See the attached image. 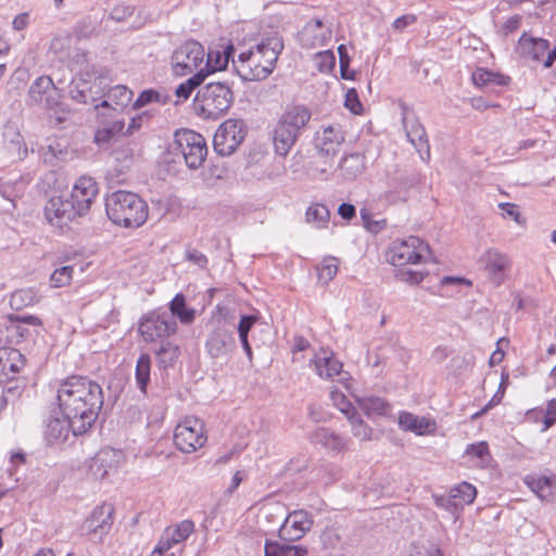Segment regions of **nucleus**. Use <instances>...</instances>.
Instances as JSON below:
<instances>
[{
  "label": "nucleus",
  "instance_id": "27",
  "mask_svg": "<svg viewBox=\"0 0 556 556\" xmlns=\"http://www.w3.org/2000/svg\"><path fill=\"white\" fill-rule=\"evenodd\" d=\"M74 437L73 422L65 416L54 417L48 419L45 429V438L49 444L65 442L70 435Z\"/></svg>",
  "mask_w": 556,
  "mask_h": 556
},
{
  "label": "nucleus",
  "instance_id": "26",
  "mask_svg": "<svg viewBox=\"0 0 556 556\" xmlns=\"http://www.w3.org/2000/svg\"><path fill=\"white\" fill-rule=\"evenodd\" d=\"M140 154V150L137 144L134 143H121L114 147L111 159L115 165L113 169L116 172L114 176L119 181V175L124 174L125 170L129 169L134 164L135 159Z\"/></svg>",
  "mask_w": 556,
  "mask_h": 556
},
{
  "label": "nucleus",
  "instance_id": "28",
  "mask_svg": "<svg viewBox=\"0 0 556 556\" xmlns=\"http://www.w3.org/2000/svg\"><path fill=\"white\" fill-rule=\"evenodd\" d=\"M549 48V41L523 33L518 40V50L522 58L540 62Z\"/></svg>",
  "mask_w": 556,
  "mask_h": 556
},
{
  "label": "nucleus",
  "instance_id": "16",
  "mask_svg": "<svg viewBox=\"0 0 556 556\" xmlns=\"http://www.w3.org/2000/svg\"><path fill=\"white\" fill-rule=\"evenodd\" d=\"M313 516L303 509L285 515V519L278 529V535L282 541H298L302 539L313 526Z\"/></svg>",
  "mask_w": 556,
  "mask_h": 556
},
{
  "label": "nucleus",
  "instance_id": "32",
  "mask_svg": "<svg viewBox=\"0 0 556 556\" xmlns=\"http://www.w3.org/2000/svg\"><path fill=\"white\" fill-rule=\"evenodd\" d=\"M337 168L344 179L354 180L365 169V156L356 152L350 153L341 159Z\"/></svg>",
  "mask_w": 556,
  "mask_h": 556
},
{
  "label": "nucleus",
  "instance_id": "21",
  "mask_svg": "<svg viewBox=\"0 0 556 556\" xmlns=\"http://www.w3.org/2000/svg\"><path fill=\"white\" fill-rule=\"evenodd\" d=\"M114 513V506L110 503H103L97 506L85 520L83 529L86 530L88 534L94 536L99 535L101 540L112 529Z\"/></svg>",
  "mask_w": 556,
  "mask_h": 556
},
{
  "label": "nucleus",
  "instance_id": "7",
  "mask_svg": "<svg viewBox=\"0 0 556 556\" xmlns=\"http://www.w3.org/2000/svg\"><path fill=\"white\" fill-rule=\"evenodd\" d=\"M177 328L173 314L166 311H151L140 318L138 331L142 339L150 343L157 340L165 341L176 333Z\"/></svg>",
  "mask_w": 556,
  "mask_h": 556
},
{
  "label": "nucleus",
  "instance_id": "58",
  "mask_svg": "<svg viewBox=\"0 0 556 556\" xmlns=\"http://www.w3.org/2000/svg\"><path fill=\"white\" fill-rule=\"evenodd\" d=\"M466 455L478 458L481 463H484L489 457V446L486 442H479L477 444H470L466 448Z\"/></svg>",
  "mask_w": 556,
  "mask_h": 556
},
{
  "label": "nucleus",
  "instance_id": "23",
  "mask_svg": "<svg viewBox=\"0 0 556 556\" xmlns=\"http://www.w3.org/2000/svg\"><path fill=\"white\" fill-rule=\"evenodd\" d=\"M25 366L24 355L15 350L0 349V383L13 380Z\"/></svg>",
  "mask_w": 556,
  "mask_h": 556
},
{
  "label": "nucleus",
  "instance_id": "43",
  "mask_svg": "<svg viewBox=\"0 0 556 556\" xmlns=\"http://www.w3.org/2000/svg\"><path fill=\"white\" fill-rule=\"evenodd\" d=\"M330 217L329 210L324 204H315L307 208L306 220L317 228L325 227Z\"/></svg>",
  "mask_w": 556,
  "mask_h": 556
},
{
  "label": "nucleus",
  "instance_id": "35",
  "mask_svg": "<svg viewBox=\"0 0 556 556\" xmlns=\"http://www.w3.org/2000/svg\"><path fill=\"white\" fill-rule=\"evenodd\" d=\"M156 362L160 368H168L174 366L178 356L179 348L177 344L170 341L161 342V346L155 350Z\"/></svg>",
  "mask_w": 556,
  "mask_h": 556
},
{
  "label": "nucleus",
  "instance_id": "9",
  "mask_svg": "<svg viewBox=\"0 0 556 556\" xmlns=\"http://www.w3.org/2000/svg\"><path fill=\"white\" fill-rule=\"evenodd\" d=\"M176 150L182 155L190 169L199 168L207 156V144L204 137L191 129H179L175 132Z\"/></svg>",
  "mask_w": 556,
  "mask_h": 556
},
{
  "label": "nucleus",
  "instance_id": "64",
  "mask_svg": "<svg viewBox=\"0 0 556 556\" xmlns=\"http://www.w3.org/2000/svg\"><path fill=\"white\" fill-rule=\"evenodd\" d=\"M176 544V542L170 540L169 531L166 528L156 545V553H159V556H162L165 552H167Z\"/></svg>",
  "mask_w": 556,
  "mask_h": 556
},
{
  "label": "nucleus",
  "instance_id": "3",
  "mask_svg": "<svg viewBox=\"0 0 556 556\" xmlns=\"http://www.w3.org/2000/svg\"><path fill=\"white\" fill-rule=\"evenodd\" d=\"M105 211L114 224L125 228H138L149 216L147 202L138 194L125 190L115 191L106 197Z\"/></svg>",
  "mask_w": 556,
  "mask_h": 556
},
{
  "label": "nucleus",
  "instance_id": "50",
  "mask_svg": "<svg viewBox=\"0 0 556 556\" xmlns=\"http://www.w3.org/2000/svg\"><path fill=\"white\" fill-rule=\"evenodd\" d=\"M530 488L543 501H549L553 497L551 480L546 477H541L532 480Z\"/></svg>",
  "mask_w": 556,
  "mask_h": 556
},
{
  "label": "nucleus",
  "instance_id": "18",
  "mask_svg": "<svg viewBox=\"0 0 556 556\" xmlns=\"http://www.w3.org/2000/svg\"><path fill=\"white\" fill-rule=\"evenodd\" d=\"M46 219L54 227L62 229L75 217L81 216L80 212L70 199L62 197H52L46 203L45 208Z\"/></svg>",
  "mask_w": 556,
  "mask_h": 556
},
{
  "label": "nucleus",
  "instance_id": "5",
  "mask_svg": "<svg viewBox=\"0 0 556 556\" xmlns=\"http://www.w3.org/2000/svg\"><path fill=\"white\" fill-rule=\"evenodd\" d=\"M311 119V111L303 105L288 109L277 122L273 131L275 152L286 156L295 144L300 131Z\"/></svg>",
  "mask_w": 556,
  "mask_h": 556
},
{
  "label": "nucleus",
  "instance_id": "34",
  "mask_svg": "<svg viewBox=\"0 0 556 556\" xmlns=\"http://www.w3.org/2000/svg\"><path fill=\"white\" fill-rule=\"evenodd\" d=\"M356 402L359 408L364 412L368 417L383 416L387 415L390 410V405L388 402L377 396H365L357 397Z\"/></svg>",
  "mask_w": 556,
  "mask_h": 556
},
{
  "label": "nucleus",
  "instance_id": "17",
  "mask_svg": "<svg viewBox=\"0 0 556 556\" xmlns=\"http://www.w3.org/2000/svg\"><path fill=\"white\" fill-rule=\"evenodd\" d=\"M479 262L494 286H501L510 269V260L507 254L496 249H488L481 254Z\"/></svg>",
  "mask_w": 556,
  "mask_h": 556
},
{
  "label": "nucleus",
  "instance_id": "53",
  "mask_svg": "<svg viewBox=\"0 0 556 556\" xmlns=\"http://www.w3.org/2000/svg\"><path fill=\"white\" fill-rule=\"evenodd\" d=\"M315 62L319 72H330L336 65V58L331 50L321 51L315 54Z\"/></svg>",
  "mask_w": 556,
  "mask_h": 556
},
{
  "label": "nucleus",
  "instance_id": "33",
  "mask_svg": "<svg viewBox=\"0 0 556 556\" xmlns=\"http://www.w3.org/2000/svg\"><path fill=\"white\" fill-rule=\"evenodd\" d=\"M286 542L266 540L265 556H304L307 553L305 547Z\"/></svg>",
  "mask_w": 556,
  "mask_h": 556
},
{
  "label": "nucleus",
  "instance_id": "1",
  "mask_svg": "<svg viewBox=\"0 0 556 556\" xmlns=\"http://www.w3.org/2000/svg\"><path fill=\"white\" fill-rule=\"evenodd\" d=\"M55 399L60 414L73 422L74 437L85 434L94 425L104 402L102 387L81 375L63 379Z\"/></svg>",
  "mask_w": 556,
  "mask_h": 556
},
{
  "label": "nucleus",
  "instance_id": "24",
  "mask_svg": "<svg viewBox=\"0 0 556 556\" xmlns=\"http://www.w3.org/2000/svg\"><path fill=\"white\" fill-rule=\"evenodd\" d=\"M122 459V451L112 447H104L96 454L90 468L96 476L103 479L110 473L111 470L118 467Z\"/></svg>",
  "mask_w": 556,
  "mask_h": 556
},
{
  "label": "nucleus",
  "instance_id": "11",
  "mask_svg": "<svg viewBox=\"0 0 556 556\" xmlns=\"http://www.w3.org/2000/svg\"><path fill=\"white\" fill-rule=\"evenodd\" d=\"M205 51L195 40H188L177 47L170 58L172 71L175 76L192 74L203 63Z\"/></svg>",
  "mask_w": 556,
  "mask_h": 556
},
{
  "label": "nucleus",
  "instance_id": "14",
  "mask_svg": "<svg viewBox=\"0 0 556 556\" xmlns=\"http://www.w3.org/2000/svg\"><path fill=\"white\" fill-rule=\"evenodd\" d=\"M344 141L345 135L340 125L323 126L315 132L314 151L321 156L337 157Z\"/></svg>",
  "mask_w": 556,
  "mask_h": 556
},
{
  "label": "nucleus",
  "instance_id": "13",
  "mask_svg": "<svg viewBox=\"0 0 556 556\" xmlns=\"http://www.w3.org/2000/svg\"><path fill=\"white\" fill-rule=\"evenodd\" d=\"M247 135L242 119H227L216 130L213 139L214 151L220 156L231 155Z\"/></svg>",
  "mask_w": 556,
  "mask_h": 556
},
{
  "label": "nucleus",
  "instance_id": "25",
  "mask_svg": "<svg viewBox=\"0 0 556 556\" xmlns=\"http://www.w3.org/2000/svg\"><path fill=\"white\" fill-rule=\"evenodd\" d=\"M308 440L311 443L320 445L333 453L344 452L348 450L349 443L348 439L325 427H319L312 431L308 435Z\"/></svg>",
  "mask_w": 556,
  "mask_h": 556
},
{
  "label": "nucleus",
  "instance_id": "37",
  "mask_svg": "<svg viewBox=\"0 0 556 556\" xmlns=\"http://www.w3.org/2000/svg\"><path fill=\"white\" fill-rule=\"evenodd\" d=\"M399 425L402 429L413 431L417 434H424L430 427V422L427 418L418 417L407 412L400 414Z\"/></svg>",
  "mask_w": 556,
  "mask_h": 556
},
{
  "label": "nucleus",
  "instance_id": "6",
  "mask_svg": "<svg viewBox=\"0 0 556 556\" xmlns=\"http://www.w3.org/2000/svg\"><path fill=\"white\" fill-rule=\"evenodd\" d=\"M109 78L97 71H84L73 78L70 85V97L83 104H99L105 96Z\"/></svg>",
  "mask_w": 556,
  "mask_h": 556
},
{
  "label": "nucleus",
  "instance_id": "55",
  "mask_svg": "<svg viewBox=\"0 0 556 556\" xmlns=\"http://www.w3.org/2000/svg\"><path fill=\"white\" fill-rule=\"evenodd\" d=\"M23 137L20 135V132L13 131L7 149L18 159H24L27 155V149L26 147L23 148Z\"/></svg>",
  "mask_w": 556,
  "mask_h": 556
},
{
  "label": "nucleus",
  "instance_id": "48",
  "mask_svg": "<svg viewBox=\"0 0 556 556\" xmlns=\"http://www.w3.org/2000/svg\"><path fill=\"white\" fill-rule=\"evenodd\" d=\"M334 160L336 157L331 155H328L327 157L318 155V153H314L312 168L320 175L328 176L330 173L337 169L334 167Z\"/></svg>",
  "mask_w": 556,
  "mask_h": 556
},
{
  "label": "nucleus",
  "instance_id": "57",
  "mask_svg": "<svg viewBox=\"0 0 556 556\" xmlns=\"http://www.w3.org/2000/svg\"><path fill=\"white\" fill-rule=\"evenodd\" d=\"M134 13H135V7L125 4V3H121V4L115 5L111 10L110 17L113 21L123 22V21H126L127 18H129L130 16H132Z\"/></svg>",
  "mask_w": 556,
  "mask_h": 556
},
{
  "label": "nucleus",
  "instance_id": "46",
  "mask_svg": "<svg viewBox=\"0 0 556 556\" xmlns=\"http://www.w3.org/2000/svg\"><path fill=\"white\" fill-rule=\"evenodd\" d=\"M167 530L169 531L170 540L178 544L187 540L194 531V523L192 520L186 519L174 527H168Z\"/></svg>",
  "mask_w": 556,
  "mask_h": 556
},
{
  "label": "nucleus",
  "instance_id": "15",
  "mask_svg": "<svg viewBox=\"0 0 556 556\" xmlns=\"http://www.w3.org/2000/svg\"><path fill=\"white\" fill-rule=\"evenodd\" d=\"M402 123L406 131L407 139L416 148L421 160L427 161L430 157V147L427 132L420 124L414 112L406 105H402Z\"/></svg>",
  "mask_w": 556,
  "mask_h": 556
},
{
  "label": "nucleus",
  "instance_id": "4",
  "mask_svg": "<svg viewBox=\"0 0 556 556\" xmlns=\"http://www.w3.org/2000/svg\"><path fill=\"white\" fill-rule=\"evenodd\" d=\"M233 103V92L226 83L212 81L199 89L193 100V110L205 119H217L228 112Z\"/></svg>",
  "mask_w": 556,
  "mask_h": 556
},
{
  "label": "nucleus",
  "instance_id": "12",
  "mask_svg": "<svg viewBox=\"0 0 556 556\" xmlns=\"http://www.w3.org/2000/svg\"><path fill=\"white\" fill-rule=\"evenodd\" d=\"M207 438L204 424L197 417H187L175 428L174 443L182 453H192L202 447Z\"/></svg>",
  "mask_w": 556,
  "mask_h": 556
},
{
  "label": "nucleus",
  "instance_id": "41",
  "mask_svg": "<svg viewBox=\"0 0 556 556\" xmlns=\"http://www.w3.org/2000/svg\"><path fill=\"white\" fill-rule=\"evenodd\" d=\"M286 510L280 504H273L263 508L260 522L264 526L281 525L285 519Z\"/></svg>",
  "mask_w": 556,
  "mask_h": 556
},
{
  "label": "nucleus",
  "instance_id": "29",
  "mask_svg": "<svg viewBox=\"0 0 556 556\" xmlns=\"http://www.w3.org/2000/svg\"><path fill=\"white\" fill-rule=\"evenodd\" d=\"M131 98L132 91L124 85H116L111 88L108 87L103 100L100 104H96V109L106 108L119 112L128 106Z\"/></svg>",
  "mask_w": 556,
  "mask_h": 556
},
{
  "label": "nucleus",
  "instance_id": "49",
  "mask_svg": "<svg viewBox=\"0 0 556 556\" xmlns=\"http://www.w3.org/2000/svg\"><path fill=\"white\" fill-rule=\"evenodd\" d=\"M167 97L163 96L154 89L143 90L134 103V109H140L149 103H166Z\"/></svg>",
  "mask_w": 556,
  "mask_h": 556
},
{
  "label": "nucleus",
  "instance_id": "54",
  "mask_svg": "<svg viewBox=\"0 0 556 556\" xmlns=\"http://www.w3.org/2000/svg\"><path fill=\"white\" fill-rule=\"evenodd\" d=\"M330 399L336 407L339 408L346 417L355 412L354 406L348 400V397L338 390H332L330 392Z\"/></svg>",
  "mask_w": 556,
  "mask_h": 556
},
{
  "label": "nucleus",
  "instance_id": "19",
  "mask_svg": "<svg viewBox=\"0 0 556 556\" xmlns=\"http://www.w3.org/2000/svg\"><path fill=\"white\" fill-rule=\"evenodd\" d=\"M205 348L212 358H223L236 350L232 331L225 325L215 326L208 333Z\"/></svg>",
  "mask_w": 556,
  "mask_h": 556
},
{
  "label": "nucleus",
  "instance_id": "44",
  "mask_svg": "<svg viewBox=\"0 0 556 556\" xmlns=\"http://www.w3.org/2000/svg\"><path fill=\"white\" fill-rule=\"evenodd\" d=\"M351 424L352 433L355 438L361 441L370 440L372 434V429L359 417V415L354 412L346 417Z\"/></svg>",
  "mask_w": 556,
  "mask_h": 556
},
{
  "label": "nucleus",
  "instance_id": "30",
  "mask_svg": "<svg viewBox=\"0 0 556 556\" xmlns=\"http://www.w3.org/2000/svg\"><path fill=\"white\" fill-rule=\"evenodd\" d=\"M331 37L330 30L323 29V22L318 18L309 21L302 31V41L307 47H323Z\"/></svg>",
  "mask_w": 556,
  "mask_h": 556
},
{
  "label": "nucleus",
  "instance_id": "20",
  "mask_svg": "<svg viewBox=\"0 0 556 556\" xmlns=\"http://www.w3.org/2000/svg\"><path fill=\"white\" fill-rule=\"evenodd\" d=\"M313 363L320 378L334 380L338 377V382L342 383L346 389L349 388L350 375L342 369L343 364L334 357L332 352L321 351L315 355Z\"/></svg>",
  "mask_w": 556,
  "mask_h": 556
},
{
  "label": "nucleus",
  "instance_id": "2",
  "mask_svg": "<svg viewBox=\"0 0 556 556\" xmlns=\"http://www.w3.org/2000/svg\"><path fill=\"white\" fill-rule=\"evenodd\" d=\"M282 50L283 41L277 33L262 37L238 55L233 61L235 70L243 80H263L274 72Z\"/></svg>",
  "mask_w": 556,
  "mask_h": 556
},
{
  "label": "nucleus",
  "instance_id": "59",
  "mask_svg": "<svg viewBox=\"0 0 556 556\" xmlns=\"http://www.w3.org/2000/svg\"><path fill=\"white\" fill-rule=\"evenodd\" d=\"M344 105L354 114H359L363 111V105L355 89L352 88L348 90Z\"/></svg>",
  "mask_w": 556,
  "mask_h": 556
},
{
  "label": "nucleus",
  "instance_id": "52",
  "mask_svg": "<svg viewBox=\"0 0 556 556\" xmlns=\"http://www.w3.org/2000/svg\"><path fill=\"white\" fill-rule=\"evenodd\" d=\"M434 503L438 507L445 509L455 518L458 517L462 508L458 506L456 500L452 497V493L450 492L447 495H438L434 496Z\"/></svg>",
  "mask_w": 556,
  "mask_h": 556
},
{
  "label": "nucleus",
  "instance_id": "38",
  "mask_svg": "<svg viewBox=\"0 0 556 556\" xmlns=\"http://www.w3.org/2000/svg\"><path fill=\"white\" fill-rule=\"evenodd\" d=\"M151 357L148 353H142L136 364V383L139 390L147 394V388L150 382Z\"/></svg>",
  "mask_w": 556,
  "mask_h": 556
},
{
  "label": "nucleus",
  "instance_id": "39",
  "mask_svg": "<svg viewBox=\"0 0 556 556\" xmlns=\"http://www.w3.org/2000/svg\"><path fill=\"white\" fill-rule=\"evenodd\" d=\"M452 497H454L458 504V506L463 509L465 505L471 504L476 496L477 490L476 488L468 483L462 482L457 486L451 490Z\"/></svg>",
  "mask_w": 556,
  "mask_h": 556
},
{
  "label": "nucleus",
  "instance_id": "51",
  "mask_svg": "<svg viewBox=\"0 0 556 556\" xmlns=\"http://www.w3.org/2000/svg\"><path fill=\"white\" fill-rule=\"evenodd\" d=\"M72 274H73V267L72 266H62L60 268H56L50 277L51 285L54 288H61L65 287L71 283L72 280Z\"/></svg>",
  "mask_w": 556,
  "mask_h": 556
},
{
  "label": "nucleus",
  "instance_id": "36",
  "mask_svg": "<svg viewBox=\"0 0 556 556\" xmlns=\"http://www.w3.org/2000/svg\"><path fill=\"white\" fill-rule=\"evenodd\" d=\"M169 314H173V318L176 317L184 324H190L193 321L195 311L189 308L186 304V298L184 294L178 293L169 303Z\"/></svg>",
  "mask_w": 556,
  "mask_h": 556
},
{
  "label": "nucleus",
  "instance_id": "42",
  "mask_svg": "<svg viewBox=\"0 0 556 556\" xmlns=\"http://www.w3.org/2000/svg\"><path fill=\"white\" fill-rule=\"evenodd\" d=\"M37 302V296L31 289H21L12 293L10 305L13 309H22L23 307L34 305Z\"/></svg>",
  "mask_w": 556,
  "mask_h": 556
},
{
  "label": "nucleus",
  "instance_id": "60",
  "mask_svg": "<svg viewBox=\"0 0 556 556\" xmlns=\"http://www.w3.org/2000/svg\"><path fill=\"white\" fill-rule=\"evenodd\" d=\"M361 217L364 222L365 227L371 232H378L387 226L386 219L372 220L370 214L366 210H361Z\"/></svg>",
  "mask_w": 556,
  "mask_h": 556
},
{
  "label": "nucleus",
  "instance_id": "63",
  "mask_svg": "<svg viewBox=\"0 0 556 556\" xmlns=\"http://www.w3.org/2000/svg\"><path fill=\"white\" fill-rule=\"evenodd\" d=\"M556 422V399L547 402L546 412L544 416V430L551 428Z\"/></svg>",
  "mask_w": 556,
  "mask_h": 556
},
{
  "label": "nucleus",
  "instance_id": "40",
  "mask_svg": "<svg viewBox=\"0 0 556 556\" xmlns=\"http://www.w3.org/2000/svg\"><path fill=\"white\" fill-rule=\"evenodd\" d=\"M206 74L204 73V70H199L188 78L186 81L181 83L175 90V94L178 98H181L184 100H187L192 91L198 88L205 79Z\"/></svg>",
  "mask_w": 556,
  "mask_h": 556
},
{
  "label": "nucleus",
  "instance_id": "62",
  "mask_svg": "<svg viewBox=\"0 0 556 556\" xmlns=\"http://www.w3.org/2000/svg\"><path fill=\"white\" fill-rule=\"evenodd\" d=\"M417 22V15L415 14H404L397 17L393 24L392 28L395 31L402 33L406 27L415 24Z\"/></svg>",
  "mask_w": 556,
  "mask_h": 556
},
{
  "label": "nucleus",
  "instance_id": "31",
  "mask_svg": "<svg viewBox=\"0 0 556 556\" xmlns=\"http://www.w3.org/2000/svg\"><path fill=\"white\" fill-rule=\"evenodd\" d=\"M235 47L232 43L224 46L222 50H210L206 55V63L204 73L206 76L210 73L222 71L227 67L229 60H233Z\"/></svg>",
  "mask_w": 556,
  "mask_h": 556
},
{
  "label": "nucleus",
  "instance_id": "61",
  "mask_svg": "<svg viewBox=\"0 0 556 556\" xmlns=\"http://www.w3.org/2000/svg\"><path fill=\"white\" fill-rule=\"evenodd\" d=\"M185 258L198 266L199 268H205L207 265V257L195 249H187Z\"/></svg>",
  "mask_w": 556,
  "mask_h": 556
},
{
  "label": "nucleus",
  "instance_id": "10",
  "mask_svg": "<svg viewBox=\"0 0 556 556\" xmlns=\"http://www.w3.org/2000/svg\"><path fill=\"white\" fill-rule=\"evenodd\" d=\"M29 98L37 104H42L48 110L54 111L58 123L66 119L68 111L61 102V91L55 87L50 76H40L30 85L28 90Z\"/></svg>",
  "mask_w": 556,
  "mask_h": 556
},
{
  "label": "nucleus",
  "instance_id": "45",
  "mask_svg": "<svg viewBox=\"0 0 556 556\" xmlns=\"http://www.w3.org/2000/svg\"><path fill=\"white\" fill-rule=\"evenodd\" d=\"M472 83L479 87H485L491 84L503 85V77L484 68H477L471 75Z\"/></svg>",
  "mask_w": 556,
  "mask_h": 556
},
{
  "label": "nucleus",
  "instance_id": "56",
  "mask_svg": "<svg viewBox=\"0 0 556 556\" xmlns=\"http://www.w3.org/2000/svg\"><path fill=\"white\" fill-rule=\"evenodd\" d=\"M258 320V317L255 315H242L240 317L239 324L237 326L238 332H243L245 334H250L252 332V340H255V326Z\"/></svg>",
  "mask_w": 556,
  "mask_h": 556
},
{
  "label": "nucleus",
  "instance_id": "8",
  "mask_svg": "<svg viewBox=\"0 0 556 556\" xmlns=\"http://www.w3.org/2000/svg\"><path fill=\"white\" fill-rule=\"evenodd\" d=\"M430 253L429 245L419 237L409 236L405 239L394 240L388 252L387 260L394 266L421 263L426 254Z\"/></svg>",
  "mask_w": 556,
  "mask_h": 556
},
{
  "label": "nucleus",
  "instance_id": "47",
  "mask_svg": "<svg viewBox=\"0 0 556 556\" xmlns=\"http://www.w3.org/2000/svg\"><path fill=\"white\" fill-rule=\"evenodd\" d=\"M339 260L333 256L325 257L321 266L318 268V280L327 285L337 275Z\"/></svg>",
  "mask_w": 556,
  "mask_h": 556
},
{
  "label": "nucleus",
  "instance_id": "22",
  "mask_svg": "<svg viewBox=\"0 0 556 556\" xmlns=\"http://www.w3.org/2000/svg\"><path fill=\"white\" fill-rule=\"evenodd\" d=\"M98 194V186L93 178L83 176L74 185L70 200L80 212V215L87 214L91 203Z\"/></svg>",
  "mask_w": 556,
  "mask_h": 556
}]
</instances>
